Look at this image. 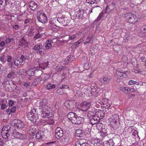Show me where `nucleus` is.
I'll use <instances>...</instances> for the list:
<instances>
[{"instance_id": "obj_49", "label": "nucleus", "mask_w": 146, "mask_h": 146, "mask_svg": "<svg viewBox=\"0 0 146 146\" xmlns=\"http://www.w3.org/2000/svg\"><path fill=\"white\" fill-rule=\"evenodd\" d=\"M68 137H65L64 138H62L60 141L61 143H66L68 141Z\"/></svg>"}, {"instance_id": "obj_36", "label": "nucleus", "mask_w": 146, "mask_h": 146, "mask_svg": "<svg viewBox=\"0 0 146 146\" xmlns=\"http://www.w3.org/2000/svg\"><path fill=\"white\" fill-rule=\"evenodd\" d=\"M12 82V81H6L2 83V84L3 86L4 87H7L9 88V86H10V84Z\"/></svg>"}, {"instance_id": "obj_38", "label": "nucleus", "mask_w": 146, "mask_h": 146, "mask_svg": "<svg viewBox=\"0 0 146 146\" xmlns=\"http://www.w3.org/2000/svg\"><path fill=\"white\" fill-rule=\"evenodd\" d=\"M38 54H39L41 55H44L46 53V50L44 47L41 48V49L39 50L37 52Z\"/></svg>"}, {"instance_id": "obj_34", "label": "nucleus", "mask_w": 146, "mask_h": 146, "mask_svg": "<svg viewBox=\"0 0 146 146\" xmlns=\"http://www.w3.org/2000/svg\"><path fill=\"white\" fill-rule=\"evenodd\" d=\"M105 13V11L104 12H102L100 13L97 19L95 20L94 22H97L99 21L102 18L104 17Z\"/></svg>"}, {"instance_id": "obj_52", "label": "nucleus", "mask_w": 146, "mask_h": 146, "mask_svg": "<svg viewBox=\"0 0 146 146\" xmlns=\"http://www.w3.org/2000/svg\"><path fill=\"white\" fill-rule=\"evenodd\" d=\"M71 102L67 100L64 103V105L65 106L68 108V107H70L71 104Z\"/></svg>"}, {"instance_id": "obj_21", "label": "nucleus", "mask_w": 146, "mask_h": 146, "mask_svg": "<svg viewBox=\"0 0 146 146\" xmlns=\"http://www.w3.org/2000/svg\"><path fill=\"white\" fill-rule=\"evenodd\" d=\"M105 139L103 141V143L105 146H113L114 145L113 140L109 139V141H106Z\"/></svg>"}, {"instance_id": "obj_56", "label": "nucleus", "mask_w": 146, "mask_h": 146, "mask_svg": "<svg viewBox=\"0 0 146 146\" xmlns=\"http://www.w3.org/2000/svg\"><path fill=\"white\" fill-rule=\"evenodd\" d=\"M40 37H41V36L40 35L39 33H37L34 36L33 39L35 40H36V39L39 38Z\"/></svg>"}, {"instance_id": "obj_35", "label": "nucleus", "mask_w": 146, "mask_h": 146, "mask_svg": "<svg viewBox=\"0 0 146 146\" xmlns=\"http://www.w3.org/2000/svg\"><path fill=\"white\" fill-rule=\"evenodd\" d=\"M48 62H44L42 64L40 65V67L43 70H44L45 68L48 67Z\"/></svg>"}, {"instance_id": "obj_31", "label": "nucleus", "mask_w": 146, "mask_h": 146, "mask_svg": "<svg viewBox=\"0 0 146 146\" xmlns=\"http://www.w3.org/2000/svg\"><path fill=\"white\" fill-rule=\"evenodd\" d=\"M105 113L104 111L101 110L98 111L97 112H96L97 116L100 117V119L103 118L105 115Z\"/></svg>"}, {"instance_id": "obj_33", "label": "nucleus", "mask_w": 146, "mask_h": 146, "mask_svg": "<svg viewBox=\"0 0 146 146\" xmlns=\"http://www.w3.org/2000/svg\"><path fill=\"white\" fill-rule=\"evenodd\" d=\"M96 114L94 112L92 111H90L88 112L87 116L89 119H90L96 115Z\"/></svg>"}, {"instance_id": "obj_43", "label": "nucleus", "mask_w": 146, "mask_h": 146, "mask_svg": "<svg viewBox=\"0 0 146 146\" xmlns=\"http://www.w3.org/2000/svg\"><path fill=\"white\" fill-rule=\"evenodd\" d=\"M32 127L33 126H32V127H29L30 129H29V130L32 134V135H33L35 134L36 130V127Z\"/></svg>"}, {"instance_id": "obj_58", "label": "nucleus", "mask_w": 146, "mask_h": 146, "mask_svg": "<svg viewBox=\"0 0 146 146\" xmlns=\"http://www.w3.org/2000/svg\"><path fill=\"white\" fill-rule=\"evenodd\" d=\"M51 46L52 45L50 43H48L46 44L45 48L47 50L51 48Z\"/></svg>"}, {"instance_id": "obj_32", "label": "nucleus", "mask_w": 146, "mask_h": 146, "mask_svg": "<svg viewBox=\"0 0 146 146\" xmlns=\"http://www.w3.org/2000/svg\"><path fill=\"white\" fill-rule=\"evenodd\" d=\"M40 82L41 81L40 78H37L34 79L32 82V85L33 86L35 87L40 84Z\"/></svg>"}, {"instance_id": "obj_30", "label": "nucleus", "mask_w": 146, "mask_h": 146, "mask_svg": "<svg viewBox=\"0 0 146 146\" xmlns=\"http://www.w3.org/2000/svg\"><path fill=\"white\" fill-rule=\"evenodd\" d=\"M43 46L42 44H38L36 45L32 49L33 50H35L36 52H37L39 50H40Z\"/></svg>"}, {"instance_id": "obj_6", "label": "nucleus", "mask_w": 146, "mask_h": 146, "mask_svg": "<svg viewBox=\"0 0 146 146\" xmlns=\"http://www.w3.org/2000/svg\"><path fill=\"white\" fill-rule=\"evenodd\" d=\"M12 135L15 138L18 139H25L26 137L25 134L19 133L16 129H13L12 131Z\"/></svg>"}, {"instance_id": "obj_4", "label": "nucleus", "mask_w": 146, "mask_h": 146, "mask_svg": "<svg viewBox=\"0 0 146 146\" xmlns=\"http://www.w3.org/2000/svg\"><path fill=\"white\" fill-rule=\"evenodd\" d=\"M118 116L116 114H114L111 116V117L108 119V120L110 122V126L113 129L116 128V124L117 121Z\"/></svg>"}, {"instance_id": "obj_15", "label": "nucleus", "mask_w": 146, "mask_h": 146, "mask_svg": "<svg viewBox=\"0 0 146 146\" xmlns=\"http://www.w3.org/2000/svg\"><path fill=\"white\" fill-rule=\"evenodd\" d=\"M101 134L100 136L101 138H102L103 140H105V139L107 138L106 136L107 135V130L106 128H102L101 131Z\"/></svg>"}, {"instance_id": "obj_27", "label": "nucleus", "mask_w": 146, "mask_h": 146, "mask_svg": "<svg viewBox=\"0 0 146 146\" xmlns=\"http://www.w3.org/2000/svg\"><path fill=\"white\" fill-rule=\"evenodd\" d=\"M84 135V133L81 129H77L75 132V135L76 136L81 137Z\"/></svg>"}, {"instance_id": "obj_16", "label": "nucleus", "mask_w": 146, "mask_h": 146, "mask_svg": "<svg viewBox=\"0 0 146 146\" xmlns=\"http://www.w3.org/2000/svg\"><path fill=\"white\" fill-rule=\"evenodd\" d=\"M48 27L51 30L56 31H58L59 29V27L55 25L52 21L50 23Z\"/></svg>"}, {"instance_id": "obj_64", "label": "nucleus", "mask_w": 146, "mask_h": 146, "mask_svg": "<svg viewBox=\"0 0 146 146\" xmlns=\"http://www.w3.org/2000/svg\"><path fill=\"white\" fill-rule=\"evenodd\" d=\"M19 26L18 25H15L13 26V28L15 30H17L19 29Z\"/></svg>"}, {"instance_id": "obj_40", "label": "nucleus", "mask_w": 146, "mask_h": 146, "mask_svg": "<svg viewBox=\"0 0 146 146\" xmlns=\"http://www.w3.org/2000/svg\"><path fill=\"white\" fill-rule=\"evenodd\" d=\"M42 71L40 70H35L34 76L36 77H38L41 74Z\"/></svg>"}, {"instance_id": "obj_3", "label": "nucleus", "mask_w": 146, "mask_h": 146, "mask_svg": "<svg viewBox=\"0 0 146 146\" xmlns=\"http://www.w3.org/2000/svg\"><path fill=\"white\" fill-rule=\"evenodd\" d=\"M37 18L39 22L43 23H46L47 21V17L46 15L41 11L37 12Z\"/></svg>"}, {"instance_id": "obj_59", "label": "nucleus", "mask_w": 146, "mask_h": 146, "mask_svg": "<svg viewBox=\"0 0 146 146\" xmlns=\"http://www.w3.org/2000/svg\"><path fill=\"white\" fill-rule=\"evenodd\" d=\"M16 107L13 106V108H12L11 109H10V112H11V113H14L16 111Z\"/></svg>"}, {"instance_id": "obj_26", "label": "nucleus", "mask_w": 146, "mask_h": 146, "mask_svg": "<svg viewBox=\"0 0 146 146\" xmlns=\"http://www.w3.org/2000/svg\"><path fill=\"white\" fill-rule=\"evenodd\" d=\"M50 77V75H49L47 74H41V82H43L45 81H46Z\"/></svg>"}, {"instance_id": "obj_50", "label": "nucleus", "mask_w": 146, "mask_h": 146, "mask_svg": "<svg viewBox=\"0 0 146 146\" xmlns=\"http://www.w3.org/2000/svg\"><path fill=\"white\" fill-rule=\"evenodd\" d=\"M83 12H82L80 11H79L78 12V17L79 18V19H82L83 18Z\"/></svg>"}, {"instance_id": "obj_10", "label": "nucleus", "mask_w": 146, "mask_h": 146, "mask_svg": "<svg viewBox=\"0 0 146 146\" xmlns=\"http://www.w3.org/2000/svg\"><path fill=\"white\" fill-rule=\"evenodd\" d=\"M58 21L61 23L63 26L67 25L69 23V21L66 17H58L57 19Z\"/></svg>"}, {"instance_id": "obj_24", "label": "nucleus", "mask_w": 146, "mask_h": 146, "mask_svg": "<svg viewBox=\"0 0 146 146\" xmlns=\"http://www.w3.org/2000/svg\"><path fill=\"white\" fill-rule=\"evenodd\" d=\"M110 78L107 77H104L100 78V81L102 84H107L110 81Z\"/></svg>"}, {"instance_id": "obj_7", "label": "nucleus", "mask_w": 146, "mask_h": 146, "mask_svg": "<svg viewBox=\"0 0 146 146\" xmlns=\"http://www.w3.org/2000/svg\"><path fill=\"white\" fill-rule=\"evenodd\" d=\"M63 135V131L60 127H58L55 130V137L57 139H59L62 137Z\"/></svg>"}, {"instance_id": "obj_46", "label": "nucleus", "mask_w": 146, "mask_h": 146, "mask_svg": "<svg viewBox=\"0 0 146 146\" xmlns=\"http://www.w3.org/2000/svg\"><path fill=\"white\" fill-rule=\"evenodd\" d=\"M92 37L93 36H92L91 35L90 36H88L86 39V41L84 42V44L85 45L88 43H91V39Z\"/></svg>"}, {"instance_id": "obj_8", "label": "nucleus", "mask_w": 146, "mask_h": 146, "mask_svg": "<svg viewBox=\"0 0 146 146\" xmlns=\"http://www.w3.org/2000/svg\"><path fill=\"white\" fill-rule=\"evenodd\" d=\"M84 121V118L78 116L77 115L73 119L72 123L76 125H80L83 123Z\"/></svg>"}, {"instance_id": "obj_51", "label": "nucleus", "mask_w": 146, "mask_h": 146, "mask_svg": "<svg viewBox=\"0 0 146 146\" xmlns=\"http://www.w3.org/2000/svg\"><path fill=\"white\" fill-rule=\"evenodd\" d=\"M15 102V101L12 100H8V104L9 106L12 107L13 106L14 103Z\"/></svg>"}, {"instance_id": "obj_13", "label": "nucleus", "mask_w": 146, "mask_h": 146, "mask_svg": "<svg viewBox=\"0 0 146 146\" xmlns=\"http://www.w3.org/2000/svg\"><path fill=\"white\" fill-rule=\"evenodd\" d=\"M40 106L42 108H48L50 110L51 108L47 106V100L46 99H43L42 101L40 102Z\"/></svg>"}, {"instance_id": "obj_41", "label": "nucleus", "mask_w": 146, "mask_h": 146, "mask_svg": "<svg viewBox=\"0 0 146 146\" xmlns=\"http://www.w3.org/2000/svg\"><path fill=\"white\" fill-rule=\"evenodd\" d=\"M106 100V102L105 103H103V107L106 109H108L110 106V104H109L108 103V100L107 99L104 100Z\"/></svg>"}, {"instance_id": "obj_39", "label": "nucleus", "mask_w": 146, "mask_h": 146, "mask_svg": "<svg viewBox=\"0 0 146 146\" xmlns=\"http://www.w3.org/2000/svg\"><path fill=\"white\" fill-rule=\"evenodd\" d=\"M99 1V0H86V2L87 3L93 4L95 3L97 4Z\"/></svg>"}, {"instance_id": "obj_45", "label": "nucleus", "mask_w": 146, "mask_h": 146, "mask_svg": "<svg viewBox=\"0 0 146 146\" xmlns=\"http://www.w3.org/2000/svg\"><path fill=\"white\" fill-rule=\"evenodd\" d=\"M14 63L17 66L22 64L20 59H16L14 60Z\"/></svg>"}, {"instance_id": "obj_22", "label": "nucleus", "mask_w": 146, "mask_h": 146, "mask_svg": "<svg viewBox=\"0 0 146 146\" xmlns=\"http://www.w3.org/2000/svg\"><path fill=\"white\" fill-rule=\"evenodd\" d=\"M11 131H2L1 134L3 138L5 139L8 138L10 135Z\"/></svg>"}, {"instance_id": "obj_61", "label": "nucleus", "mask_w": 146, "mask_h": 146, "mask_svg": "<svg viewBox=\"0 0 146 146\" xmlns=\"http://www.w3.org/2000/svg\"><path fill=\"white\" fill-rule=\"evenodd\" d=\"M66 68L65 67H63L62 66H60L57 69L58 71H62L63 69H66Z\"/></svg>"}, {"instance_id": "obj_5", "label": "nucleus", "mask_w": 146, "mask_h": 146, "mask_svg": "<svg viewBox=\"0 0 146 146\" xmlns=\"http://www.w3.org/2000/svg\"><path fill=\"white\" fill-rule=\"evenodd\" d=\"M12 126H16L19 129L22 128L24 127V123L21 120L14 119L11 122Z\"/></svg>"}, {"instance_id": "obj_63", "label": "nucleus", "mask_w": 146, "mask_h": 146, "mask_svg": "<svg viewBox=\"0 0 146 146\" xmlns=\"http://www.w3.org/2000/svg\"><path fill=\"white\" fill-rule=\"evenodd\" d=\"M6 105L4 104L3 103L1 104V109L2 110H3L5 108H6Z\"/></svg>"}, {"instance_id": "obj_29", "label": "nucleus", "mask_w": 146, "mask_h": 146, "mask_svg": "<svg viewBox=\"0 0 146 146\" xmlns=\"http://www.w3.org/2000/svg\"><path fill=\"white\" fill-rule=\"evenodd\" d=\"M64 79V78L59 84L58 86L61 89H67L69 88V86L67 85L64 84H63V80Z\"/></svg>"}, {"instance_id": "obj_23", "label": "nucleus", "mask_w": 146, "mask_h": 146, "mask_svg": "<svg viewBox=\"0 0 146 146\" xmlns=\"http://www.w3.org/2000/svg\"><path fill=\"white\" fill-rule=\"evenodd\" d=\"M74 57L73 56H69L64 60V63L65 64L71 63L73 61Z\"/></svg>"}, {"instance_id": "obj_55", "label": "nucleus", "mask_w": 146, "mask_h": 146, "mask_svg": "<svg viewBox=\"0 0 146 146\" xmlns=\"http://www.w3.org/2000/svg\"><path fill=\"white\" fill-rule=\"evenodd\" d=\"M19 59L21 61V64H22L23 62H25V60L26 59V57L22 55L21 56L20 58Z\"/></svg>"}, {"instance_id": "obj_17", "label": "nucleus", "mask_w": 146, "mask_h": 146, "mask_svg": "<svg viewBox=\"0 0 146 146\" xmlns=\"http://www.w3.org/2000/svg\"><path fill=\"white\" fill-rule=\"evenodd\" d=\"M90 122L92 125H94L98 123L100 120V118L97 117V115L90 119Z\"/></svg>"}, {"instance_id": "obj_60", "label": "nucleus", "mask_w": 146, "mask_h": 146, "mask_svg": "<svg viewBox=\"0 0 146 146\" xmlns=\"http://www.w3.org/2000/svg\"><path fill=\"white\" fill-rule=\"evenodd\" d=\"M24 86L26 88H29L30 86V83L29 82H27L25 83Z\"/></svg>"}, {"instance_id": "obj_42", "label": "nucleus", "mask_w": 146, "mask_h": 146, "mask_svg": "<svg viewBox=\"0 0 146 146\" xmlns=\"http://www.w3.org/2000/svg\"><path fill=\"white\" fill-rule=\"evenodd\" d=\"M15 72H14L11 71L8 74L7 77L9 79H12L15 77Z\"/></svg>"}, {"instance_id": "obj_12", "label": "nucleus", "mask_w": 146, "mask_h": 146, "mask_svg": "<svg viewBox=\"0 0 146 146\" xmlns=\"http://www.w3.org/2000/svg\"><path fill=\"white\" fill-rule=\"evenodd\" d=\"M92 104L90 102H84L81 104V110L84 111H86L90 107Z\"/></svg>"}, {"instance_id": "obj_2", "label": "nucleus", "mask_w": 146, "mask_h": 146, "mask_svg": "<svg viewBox=\"0 0 146 146\" xmlns=\"http://www.w3.org/2000/svg\"><path fill=\"white\" fill-rule=\"evenodd\" d=\"M123 17L126 18V20L129 23L134 24L137 21L136 16L131 13H126L123 14Z\"/></svg>"}, {"instance_id": "obj_28", "label": "nucleus", "mask_w": 146, "mask_h": 146, "mask_svg": "<svg viewBox=\"0 0 146 146\" xmlns=\"http://www.w3.org/2000/svg\"><path fill=\"white\" fill-rule=\"evenodd\" d=\"M26 40H25L23 37H21L19 40V45L22 47L25 46Z\"/></svg>"}, {"instance_id": "obj_37", "label": "nucleus", "mask_w": 146, "mask_h": 146, "mask_svg": "<svg viewBox=\"0 0 146 146\" xmlns=\"http://www.w3.org/2000/svg\"><path fill=\"white\" fill-rule=\"evenodd\" d=\"M11 131V127L8 125H6L3 127L2 131Z\"/></svg>"}, {"instance_id": "obj_44", "label": "nucleus", "mask_w": 146, "mask_h": 146, "mask_svg": "<svg viewBox=\"0 0 146 146\" xmlns=\"http://www.w3.org/2000/svg\"><path fill=\"white\" fill-rule=\"evenodd\" d=\"M55 84L49 83L47 85L46 87L47 89L48 90H49L54 88L55 87Z\"/></svg>"}, {"instance_id": "obj_14", "label": "nucleus", "mask_w": 146, "mask_h": 146, "mask_svg": "<svg viewBox=\"0 0 146 146\" xmlns=\"http://www.w3.org/2000/svg\"><path fill=\"white\" fill-rule=\"evenodd\" d=\"M129 74V72L128 71L121 72L117 71L116 72V74L117 76L125 78L127 77V74Z\"/></svg>"}, {"instance_id": "obj_11", "label": "nucleus", "mask_w": 146, "mask_h": 146, "mask_svg": "<svg viewBox=\"0 0 146 146\" xmlns=\"http://www.w3.org/2000/svg\"><path fill=\"white\" fill-rule=\"evenodd\" d=\"M115 3H111L109 6H107L105 11V13H108L111 12L112 11H116V8L115 7Z\"/></svg>"}, {"instance_id": "obj_57", "label": "nucleus", "mask_w": 146, "mask_h": 146, "mask_svg": "<svg viewBox=\"0 0 146 146\" xmlns=\"http://www.w3.org/2000/svg\"><path fill=\"white\" fill-rule=\"evenodd\" d=\"M125 88V90L130 92H132L134 91V89L133 88Z\"/></svg>"}, {"instance_id": "obj_19", "label": "nucleus", "mask_w": 146, "mask_h": 146, "mask_svg": "<svg viewBox=\"0 0 146 146\" xmlns=\"http://www.w3.org/2000/svg\"><path fill=\"white\" fill-rule=\"evenodd\" d=\"M30 8L32 11H34L37 7L38 5L33 1H31L29 3Z\"/></svg>"}, {"instance_id": "obj_48", "label": "nucleus", "mask_w": 146, "mask_h": 146, "mask_svg": "<svg viewBox=\"0 0 146 146\" xmlns=\"http://www.w3.org/2000/svg\"><path fill=\"white\" fill-rule=\"evenodd\" d=\"M78 35L77 34L72 35L69 36V39L70 40H72L74 39L77 38L78 37Z\"/></svg>"}, {"instance_id": "obj_1", "label": "nucleus", "mask_w": 146, "mask_h": 146, "mask_svg": "<svg viewBox=\"0 0 146 146\" xmlns=\"http://www.w3.org/2000/svg\"><path fill=\"white\" fill-rule=\"evenodd\" d=\"M28 118L34 123H35L38 118V116L35 108L32 109L27 115Z\"/></svg>"}, {"instance_id": "obj_20", "label": "nucleus", "mask_w": 146, "mask_h": 146, "mask_svg": "<svg viewBox=\"0 0 146 146\" xmlns=\"http://www.w3.org/2000/svg\"><path fill=\"white\" fill-rule=\"evenodd\" d=\"M44 136V132L43 130H40L36 134V137L37 139H39L43 138Z\"/></svg>"}, {"instance_id": "obj_18", "label": "nucleus", "mask_w": 146, "mask_h": 146, "mask_svg": "<svg viewBox=\"0 0 146 146\" xmlns=\"http://www.w3.org/2000/svg\"><path fill=\"white\" fill-rule=\"evenodd\" d=\"M77 114L74 112H70L67 115V117L68 119L71 121L72 123L73 122V119L75 118L77 116Z\"/></svg>"}, {"instance_id": "obj_62", "label": "nucleus", "mask_w": 146, "mask_h": 146, "mask_svg": "<svg viewBox=\"0 0 146 146\" xmlns=\"http://www.w3.org/2000/svg\"><path fill=\"white\" fill-rule=\"evenodd\" d=\"M83 40V38H80L78 41L75 43V45H76L78 46V44H79Z\"/></svg>"}, {"instance_id": "obj_9", "label": "nucleus", "mask_w": 146, "mask_h": 146, "mask_svg": "<svg viewBox=\"0 0 146 146\" xmlns=\"http://www.w3.org/2000/svg\"><path fill=\"white\" fill-rule=\"evenodd\" d=\"M41 111L40 112V115L43 117H50V112L48 108H41Z\"/></svg>"}, {"instance_id": "obj_47", "label": "nucleus", "mask_w": 146, "mask_h": 146, "mask_svg": "<svg viewBox=\"0 0 146 146\" xmlns=\"http://www.w3.org/2000/svg\"><path fill=\"white\" fill-rule=\"evenodd\" d=\"M10 86L11 87L12 89L14 90H17V85L14 84L13 81H12V82L11 83V84H10Z\"/></svg>"}, {"instance_id": "obj_54", "label": "nucleus", "mask_w": 146, "mask_h": 146, "mask_svg": "<svg viewBox=\"0 0 146 146\" xmlns=\"http://www.w3.org/2000/svg\"><path fill=\"white\" fill-rule=\"evenodd\" d=\"M62 89L60 88L56 90V93L59 95H62V94H64V92L62 90Z\"/></svg>"}, {"instance_id": "obj_25", "label": "nucleus", "mask_w": 146, "mask_h": 146, "mask_svg": "<svg viewBox=\"0 0 146 146\" xmlns=\"http://www.w3.org/2000/svg\"><path fill=\"white\" fill-rule=\"evenodd\" d=\"M35 69L31 68L27 70L25 72L29 76H33L35 74Z\"/></svg>"}, {"instance_id": "obj_53", "label": "nucleus", "mask_w": 146, "mask_h": 146, "mask_svg": "<svg viewBox=\"0 0 146 146\" xmlns=\"http://www.w3.org/2000/svg\"><path fill=\"white\" fill-rule=\"evenodd\" d=\"M0 60L3 62H5L6 60V56L5 55L1 56L0 57Z\"/></svg>"}]
</instances>
